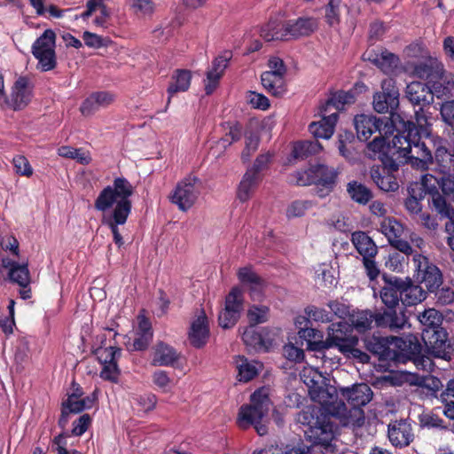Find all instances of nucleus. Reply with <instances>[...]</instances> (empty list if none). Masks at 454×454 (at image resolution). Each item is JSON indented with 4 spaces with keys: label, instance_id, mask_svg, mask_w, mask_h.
Segmentation results:
<instances>
[{
    "label": "nucleus",
    "instance_id": "nucleus-1",
    "mask_svg": "<svg viewBox=\"0 0 454 454\" xmlns=\"http://www.w3.org/2000/svg\"><path fill=\"white\" fill-rule=\"evenodd\" d=\"M408 124L414 125L408 121ZM370 157L380 159L383 167L373 166L370 170V176L374 184L384 192H395L399 184L396 178L391 174L398 170L400 165L408 160L414 159L425 165L432 160L430 150L420 142L417 132L409 127L408 130L398 131L392 138V143L385 145L382 138L373 139L367 145Z\"/></svg>",
    "mask_w": 454,
    "mask_h": 454
},
{
    "label": "nucleus",
    "instance_id": "nucleus-2",
    "mask_svg": "<svg viewBox=\"0 0 454 454\" xmlns=\"http://www.w3.org/2000/svg\"><path fill=\"white\" fill-rule=\"evenodd\" d=\"M132 194L131 184L124 177H117L113 185L105 187L95 200L94 207L98 211L106 213L113 207L111 213L104 214L101 222L111 230L114 241L119 247L124 244L119 225L126 223L131 212L129 197Z\"/></svg>",
    "mask_w": 454,
    "mask_h": 454
},
{
    "label": "nucleus",
    "instance_id": "nucleus-3",
    "mask_svg": "<svg viewBox=\"0 0 454 454\" xmlns=\"http://www.w3.org/2000/svg\"><path fill=\"white\" fill-rule=\"evenodd\" d=\"M359 339L353 333V328L347 322L340 321L332 324L328 328V335L325 341H309L310 350L318 353L317 357H325V350L337 348L347 358L365 364L370 356L359 348Z\"/></svg>",
    "mask_w": 454,
    "mask_h": 454
},
{
    "label": "nucleus",
    "instance_id": "nucleus-4",
    "mask_svg": "<svg viewBox=\"0 0 454 454\" xmlns=\"http://www.w3.org/2000/svg\"><path fill=\"white\" fill-rule=\"evenodd\" d=\"M270 406L267 390L260 388L255 390L250 398V404L240 407L237 423L239 428L247 429L251 426L254 427L261 436L268 433V427L265 421Z\"/></svg>",
    "mask_w": 454,
    "mask_h": 454
},
{
    "label": "nucleus",
    "instance_id": "nucleus-5",
    "mask_svg": "<svg viewBox=\"0 0 454 454\" xmlns=\"http://www.w3.org/2000/svg\"><path fill=\"white\" fill-rule=\"evenodd\" d=\"M357 137L361 141L368 140L373 133L379 132L374 139L382 138L385 145L392 143L389 135L394 132L393 121L389 118H377L372 114H359L354 119Z\"/></svg>",
    "mask_w": 454,
    "mask_h": 454
},
{
    "label": "nucleus",
    "instance_id": "nucleus-6",
    "mask_svg": "<svg viewBox=\"0 0 454 454\" xmlns=\"http://www.w3.org/2000/svg\"><path fill=\"white\" fill-rule=\"evenodd\" d=\"M301 380L308 387L310 398L325 410L332 399H334L335 387L325 383V378L314 367H304L300 373Z\"/></svg>",
    "mask_w": 454,
    "mask_h": 454
},
{
    "label": "nucleus",
    "instance_id": "nucleus-7",
    "mask_svg": "<svg viewBox=\"0 0 454 454\" xmlns=\"http://www.w3.org/2000/svg\"><path fill=\"white\" fill-rule=\"evenodd\" d=\"M55 46L56 34L51 29H46L32 45V54L43 72L54 69L57 65Z\"/></svg>",
    "mask_w": 454,
    "mask_h": 454
},
{
    "label": "nucleus",
    "instance_id": "nucleus-8",
    "mask_svg": "<svg viewBox=\"0 0 454 454\" xmlns=\"http://www.w3.org/2000/svg\"><path fill=\"white\" fill-rule=\"evenodd\" d=\"M442 63L432 54L419 61H405L403 70L410 76L433 82L443 74Z\"/></svg>",
    "mask_w": 454,
    "mask_h": 454
},
{
    "label": "nucleus",
    "instance_id": "nucleus-9",
    "mask_svg": "<svg viewBox=\"0 0 454 454\" xmlns=\"http://www.w3.org/2000/svg\"><path fill=\"white\" fill-rule=\"evenodd\" d=\"M199 182L196 176H192L178 182L170 197L171 202L176 205L181 211L185 212L190 209L200 193Z\"/></svg>",
    "mask_w": 454,
    "mask_h": 454
},
{
    "label": "nucleus",
    "instance_id": "nucleus-10",
    "mask_svg": "<svg viewBox=\"0 0 454 454\" xmlns=\"http://www.w3.org/2000/svg\"><path fill=\"white\" fill-rule=\"evenodd\" d=\"M336 177L337 172L333 168L317 164L311 166L303 172H299L297 184L301 186L314 184L317 186H323L329 192L335 184Z\"/></svg>",
    "mask_w": 454,
    "mask_h": 454
},
{
    "label": "nucleus",
    "instance_id": "nucleus-11",
    "mask_svg": "<svg viewBox=\"0 0 454 454\" xmlns=\"http://www.w3.org/2000/svg\"><path fill=\"white\" fill-rule=\"evenodd\" d=\"M413 264L417 272V280L425 284L427 290L434 292L442 285V273L440 270L430 263L426 256L415 254Z\"/></svg>",
    "mask_w": 454,
    "mask_h": 454
},
{
    "label": "nucleus",
    "instance_id": "nucleus-12",
    "mask_svg": "<svg viewBox=\"0 0 454 454\" xmlns=\"http://www.w3.org/2000/svg\"><path fill=\"white\" fill-rule=\"evenodd\" d=\"M381 91L373 97V108L378 113H390L399 106V90L392 78L384 79L381 82Z\"/></svg>",
    "mask_w": 454,
    "mask_h": 454
},
{
    "label": "nucleus",
    "instance_id": "nucleus-13",
    "mask_svg": "<svg viewBox=\"0 0 454 454\" xmlns=\"http://www.w3.org/2000/svg\"><path fill=\"white\" fill-rule=\"evenodd\" d=\"M422 338L434 356L444 360L450 359L453 348L448 341L447 333L442 328L434 330L432 333L426 330L422 333Z\"/></svg>",
    "mask_w": 454,
    "mask_h": 454
},
{
    "label": "nucleus",
    "instance_id": "nucleus-14",
    "mask_svg": "<svg viewBox=\"0 0 454 454\" xmlns=\"http://www.w3.org/2000/svg\"><path fill=\"white\" fill-rule=\"evenodd\" d=\"M408 325V318L402 309L397 310L396 307H389L376 311V326L387 328L392 332H399Z\"/></svg>",
    "mask_w": 454,
    "mask_h": 454
},
{
    "label": "nucleus",
    "instance_id": "nucleus-15",
    "mask_svg": "<svg viewBox=\"0 0 454 454\" xmlns=\"http://www.w3.org/2000/svg\"><path fill=\"white\" fill-rule=\"evenodd\" d=\"M237 275L240 283L247 286L252 300L260 301L263 297L267 283L252 267L240 268Z\"/></svg>",
    "mask_w": 454,
    "mask_h": 454
},
{
    "label": "nucleus",
    "instance_id": "nucleus-16",
    "mask_svg": "<svg viewBox=\"0 0 454 454\" xmlns=\"http://www.w3.org/2000/svg\"><path fill=\"white\" fill-rule=\"evenodd\" d=\"M97 399L96 392L90 395L77 399L76 395H68L67 399L62 403L61 415L59 419V426L65 428L68 424V416L70 413H79L86 409H90Z\"/></svg>",
    "mask_w": 454,
    "mask_h": 454
},
{
    "label": "nucleus",
    "instance_id": "nucleus-17",
    "mask_svg": "<svg viewBox=\"0 0 454 454\" xmlns=\"http://www.w3.org/2000/svg\"><path fill=\"white\" fill-rule=\"evenodd\" d=\"M318 27V21L313 17H300L286 21L288 41L309 36Z\"/></svg>",
    "mask_w": 454,
    "mask_h": 454
},
{
    "label": "nucleus",
    "instance_id": "nucleus-18",
    "mask_svg": "<svg viewBox=\"0 0 454 454\" xmlns=\"http://www.w3.org/2000/svg\"><path fill=\"white\" fill-rule=\"evenodd\" d=\"M115 100V95L109 91H96L87 97L80 106L83 116H90L101 108H106Z\"/></svg>",
    "mask_w": 454,
    "mask_h": 454
},
{
    "label": "nucleus",
    "instance_id": "nucleus-19",
    "mask_svg": "<svg viewBox=\"0 0 454 454\" xmlns=\"http://www.w3.org/2000/svg\"><path fill=\"white\" fill-rule=\"evenodd\" d=\"M432 84L428 86L421 82H412L406 87V98L416 107L418 106H430L434 102Z\"/></svg>",
    "mask_w": 454,
    "mask_h": 454
},
{
    "label": "nucleus",
    "instance_id": "nucleus-20",
    "mask_svg": "<svg viewBox=\"0 0 454 454\" xmlns=\"http://www.w3.org/2000/svg\"><path fill=\"white\" fill-rule=\"evenodd\" d=\"M231 56V51H225L214 59L212 67L207 72V79L205 80V91L207 95L212 94L218 86L219 81Z\"/></svg>",
    "mask_w": 454,
    "mask_h": 454
},
{
    "label": "nucleus",
    "instance_id": "nucleus-21",
    "mask_svg": "<svg viewBox=\"0 0 454 454\" xmlns=\"http://www.w3.org/2000/svg\"><path fill=\"white\" fill-rule=\"evenodd\" d=\"M387 436L395 447L403 448L408 446L414 438L412 427L405 420H399L388 425Z\"/></svg>",
    "mask_w": 454,
    "mask_h": 454
},
{
    "label": "nucleus",
    "instance_id": "nucleus-22",
    "mask_svg": "<svg viewBox=\"0 0 454 454\" xmlns=\"http://www.w3.org/2000/svg\"><path fill=\"white\" fill-rule=\"evenodd\" d=\"M367 59L384 74L394 73L399 64V58L387 50L371 51L366 52Z\"/></svg>",
    "mask_w": 454,
    "mask_h": 454
},
{
    "label": "nucleus",
    "instance_id": "nucleus-23",
    "mask_svg": "<svg viewBox=\"0 0 454 454\" xmlns=\"http://www.w3.org/2000/svg\"><path fill=\"white\" fill-rule=\"evenodd\" d=\"M429 206L435 210L442 218H448L445 224L446 232L449 237H454V208L447 202L446 199L438 192L431 196L428 200Z\"/></svg>",
    "mask_w": 454,
    "mask_h": 454
},
{
    "label": "nucleus",
    "instance_id": "nucleus-24",
    "mask_svg": "<svg viewBox=\"0 0 454 454\" xmlns=\"http://www.w3.org/2000/svg\"><path fill=\"white\" fill-rule=\"evenodd\" d=\"M209 336V327L207 318L204 311H200V315L194 319L189 331V340L195 348L203 347Z\"/></svg>",
    "mask_w": 454,
    "mask_h": 454
},
{
    "label": "nucleus",
    "instance_id": "nucleus-25",
    "mask_svg": "<svg viewBox=\"0 0 454 454\" xmlns=\"http://www.w3.org/2000/svg\"><path fill=\"white\" fill-rule=\"evenodd\" d=\"M180 354L172 346L159 341L153 347L152 365L153 366H174L178 361Z\"/></svg>",
    "mask_w": 454,
    "mask_h": 454
},
{
    "label": "nucleus",
    "instance_id": "nucleus-26",
    "mask_svg": "<svg viewBox=\"0 0 454 454\" xmlns=\"http://www.w3.org/2000/svg\"><path fill=\"white\" fill-rule=\"evenodd\" d=\"M30 99L31 90L28 80L26 77H20L12 87L10 105L14 110H20L29 103Z\"/></svg>",
    "mask_w": 454,
    "mask_h": 454
},
{
    "label": "nucleus",
    "instance_id": "nucleus-27",
    "mask_svg": "<svg viewBox=\"0 0 454 454\" xmlns=\"http://www.w3.org/2000/svg\"><path fill=\"white\" fill-rule=\"evenodd\" d=\"M153 333L150 321L145 317H138V328L133 341V350L143 351L147 349L153 340Z\"/></svg>",
    "mask_w": 454,
    "mask_h": 454
},
{
    "label": "nucleus",
    "instance_id": "nucleus-28",
    "mask_svg": "<svg viewBox=\"0 0 454 454\" xmlns=\"http://www.w3.org/2000/svg\"><path fill=\"white\" fill-rule=\"evenodd\" d=\"M434 165L444 170H454V130L449 134V148L439 146L435 150Z\"/></svg>",
    "mask_w": 454,
    "mask_h": 454
},
{
    "label": "nucleus",
    "instance_id": "nucleus-29",
    "mask_svg": "<svg viewBox=\"0 0 454 454\" xmlns=\"http://www.w3.org/2000/svg\"><path fill=\"white\" fill-rule=\"evenodd\" d=\"M338 121V113H333L328 116H325L317 122H312L309 126V132L317 138H330L333 132L334 127Z\"/></svg>",
    "mask_w": 454,
    "mask_h": 454
},
{
    "label": "nucleus",
    "instance_id": "nucleus-30",
    "mask_svg": "<svg viewBox=\"0 0 454 454\" xmlns=\"http://www.w3.org/2000/svg\"><path fill=\"white\" fill-rule=\"evenodd\" d=\"M434 170L437 172L436 176L426 175L424 176L425 181H427V176L433 177L442 193L454 201V170H444L441 168H436L434 165Z\"/></svg>",
    "mask_w": 454,
    "mask_h": 454
},
{
    "label": "nucleus",
    "instance_id": "nucleus-31",
    "mask_svg": "<svg viewBox=\"0 0 454 454\" xmlns=\"http://www.w3.org/2000/svg\"><path fill=\"white\" fill-rule=\"evenodd\" d=\"M352 243L363 258L375 257L378 253V247L374 241L364 231L354 232Z\"/></svg>",
    "mask_w": 454,
    "mask_h": 454
},
{
    "label": "nucleus",
    "instance_id": "nucleus-32",
    "mask_svg": "<svg viewBox=\"0 0 454 454\" xmlns=\"http://www.w3.org/2000/svg\"><path fill=\"white\" fill-rule=\"evenodd\" d=\"M235 364L238 370L239 381L247 382L253 380L262 368V364L256 361H249L245 356H237Z\"/></svg>",
    "mask_w": 454,
    "mask_h": 454
},
{
    "label": "nucleus",
    "instance_id": "nucleus-33",
    "mask_svg": "<svg viewBox=\"0 0 454 454\" xmlns=\"http://www.w3.org/2000/svg\"><path fill=\"white\" fill-rule=\"evenodd\" d=\"M402 298L401 301L404 306L416 305L426 299V292L423 288L411 282H404L401 279Z\"/></svg>",
    "mask_w": 454,
    "mask_h": 454
},
{
    "label": "nucleus",
    "instance_id": "nucleus-34",
    "mask_svg": "<svg viewBox=\"0 0 454 454\" xmlns=\"http://www.w3.org/2000/svg\"><path fill=\"white\" fill-rule=\"evenodd\" d=\"M191 81L192 73L189 70H176L172 75V82L167 90L168 94V103L170 102V98L174 94L186 91L190 88Z\"/></svg>",
    "mask_w": 454,
    "mask_h": 454
},
{
    "label": "nucleus",
    "instance_id": "nucleus-35",
    "mask_svg": "<svg viewBox=\"0 0 454 454\" xmlns=\"http://www.w3.org/2000/svg\"><path fill=\"white\" fill-rule=\"evenodd\" d=\"M261 181V175H256L254 171H247L243 176L239 188H238V198L240 201H247L257 185Z\"/></svg>",
    "mask_w": 454,
    "mask_h": 454
},
{
    "label": "nucleus",
    "instance_id": "nucleus-36",
    "mask_svg": "<svg viewBox=\"0 0 454 454\" xmlns=\"http://www.w3.org/2000/svg\"><path fill=\"white\" fill-rule=\"evenodd\" d=\"M260 35L267 42L275 40L288 41L286 21L270 20L261 27Z\"/></svg>",
    "mask_w": 454,
    "mask_h": 454
},
{
    "label": "nucleus",
    "instance_id": "nucleus-37",
    "mask_svg": "<svg viewBox=\"0 0 454 454\" xmlns=\"http://www.w3.org/2000/svg\"><path fill=\"white\" fill-rule=\"evenodd\" d=\"M351 327L358 332H365L371 329L373 325H376V311L372 312L369 309L353 311L350 315Z\"/></svg>",
    "mask_w": 454,
    "mask_h": 454
},
{
    "label": "nucleus",
    "instance_id": "nucleus-38",
    "mask_svg": "<svg viewBox=\"0 0 454 454\" xmlns=\"http://www.w3.org/2000/svg\"><path fill=\"white\" fill-rule=\"evenodd\" d=\"M401 298V279L387 283L380 291V299L387 308L398 306Z\"/></svg>",
    "mask_w": 454,
    "mask_h": 454
},
{
    "label": "nucleus",
    "instance_id": "nucleus-39",
    "mask_svg": "<svg viewBox=\"0 0 454 454\" xmlns=\"http://www.w3.org/2000/svg\"><path fill=\"white\" fill-rule=\"evenodd\" d=\"M432 86V91L437 98L454 97V74L446 73L443 69V74L433 82Z\"/></svg>",
    "mask_w": 454,
    "mask_h": 454
},
{
    "label": "nucleus",
    "instance_id": "nucleus-40",
    "mask_svg": "<svg viewBox=\"0 0 454 454\" xmlns=\"http://www.w3.org/2000/svg\"><path fill=\"white\" fill-rule=\"evenodd\" d=\"M261 81L264 89L271 95L280 97L284 94V75L266 71L262 74Z\"/></svg>",
    "mask_w": 454,
    "mask_h": 454
},
{
    "label": "nucleus",
    "instance_id": "nucleus-41",
    "mask_svg": "<svg viewBox=\"0 0 454 454\" xmlns=\"http://www.w3.org/2000/svg\"><path fill=\"white\" fill-rule=\"evenodd\" d=\"M347 192L353 201L361 205H366L372 199V191L357 181L348 183Z\"/></svg>",
    "mask_w": 454,
    "mask_h": 454
},
{
    "label": "nucleus",
    "instance_id": "nucleus-42",
    "mask_svg": "<svg viewBox=\"0 0 454 454\" xmlns=\"http://www.w3.org/2000/svg\"><path fill=\"white\" fill-rule=\"evenodd\" d=\"M322 150L321 144L317 140L299 141L294 145L293 156L295 159H306L318 153Z\"/></svg>",
    "mask_w": 454,
    "mask_h": 454
},
{
    "label": "nucleus",
    "instance_id": "nucleus-43",
    "mask_svg": "<svg viewBox=\"0 0 454 454\" xmlns=\"http://www.w3.org/2000/svg\"><path fill=\"white\" fill-rule=\"evenodd\" d=\"M418 319L426 327L424 332L426 330L434 332L440 329L442 323V315L434 309H427L418 315Z\"/></svg>",
    "mask_w": 454,
    "mask_h": 454
},
{
    "label": "nucleus",
    "instance_id": "nucleus-44",
    "mask_svg": "<svg viewBox=\"0 0 454 454\" xmlns=\"http://www.w3.org/2000/svg\"><path fill=\"white\" fill-rule=\"evenodd\" d=\"M58 154L61 157L75 160L82 165H88L91 161L89 152L82 148H74L72 146H61L58 149Z\"/></svg>",
    "mask_w": 454,
    "mask_h": 454
},
{
    "label": "nucleus",
    "instance_id": "nucleus-45",
    "mask_svg": "<svg viewBox=\"0 0 454 454\" xmlns=\"http://www.w3.org/2000/svg\"><path fill=\"white\" fill-rule=\"evenodd\" d=\"M406 61H419L431 55L427 47L420 41H416L407 45L403 50Z\"/></svg>",
    "mask_w": 454,
    "mask_h": 454
},
{
    "label": "nucleus",
    "instance_id": "nucleus-46",
    "mask_svg": "<svg viewBox=\"0 0 454 454\" xmlns=\"http://www.w3.org/2000/svg\"><path fill=\"white\" fill-rule=\"evenodd\" d=\"M380 231L387 237L389 243L401 238L403 226L395 218H385L380 223Z\"/></svg>",
    "mask_w": 454,
    "mask_h": 454
},
{
    "label": "nucleus",
    "instance_id": "nucleus-47",
    "mask_svg": "<svg viewBox=\"0 0 454 454\" xmlns=\"http://www.w3.org/2000/svg\"><path fill=\"white\" fill-rule=\"evenodd\" d=\"M242 340L247 347L254 350H265L266 344L260 333L253 325L247 327L242 333Z\"/></svg>",
    "mask_w": 454,
    "mask_h": 454
},
{
    "label": "nucleus",
    "instance_id": "nucleus-48",
    "mask_svg": "<svg viewBox=\"0 0 454 454\" xmlns=\"http://www.w3.org/2000/svg\"><path fill=\"white\" fill-rule=\"evenodd\" d=\"M354 102L355 92L353 90H340L332 95L326 102V107L333 106L336 110H341L345 105H350Z\"/></svg>",
    "mask_w": 454,
    "mask_h": 454
},
{
    "label": "nucleus",
    "instance_id": "nucleus-49",
    "mask_svg": "<svg viewBox=\"0 0 454 454\" xmlns=\"http://www.w3.org/2000/svg\"><path fill=\"white\" fill-rule=\"evenodd\" d=\"M8 275L12 282L17 283L22 287L27 286L30 283V274L27 264H19L12 267Z\"/></svg>",
    "mask_w": 454,
    "mask_h": 454
},
{
    "label": "nucleus",
    "instance_id": "nucleus-50",
    "mask_svg": "<svg viewBox=\"0 0 454 454\" xmlns=\"http://www.w3.org/2000/svg\"><path fill=\"white\" fill-rule=\"evenodd\" d=\"M441 399L444 403V414L454 419V379L448 382L446 389L441 394Z\"/></svg>",
    "mask_w": 454,
    "mask_h": 454
},
{
    "label": "nucleus",
    "instance_id": "nucleus-51",
    "mask_svg": "<svg viewBox=\"0 0 454 454\" xmlns=\"http://www.w3.org/2000/svg\"><path fill=\"white\" fill-rule=\"evenodd\" d=\"M342 0H330L325 6V21L331 26L339 25L340 22V7Z\"/></svg>",
    "mask_w": 454,
    "mask_h": 454
},
{
    "label": "nucleus",
    "instance_id": "nucleus-52",
    "mask_svg": "<svg viewBox=\"0 0 454 454\" xmlns=\"http://www.w3.org/2000/svg\"><path fill=\"white\" fill-rule=\"evenodd\" d=\"M269 308L264 305H253L247 311V317L251 325L264 323L269 318Z\"/></svg>",
    "mask_w": 454,
    "mask_h": 454
},
{
    "label": "nucleus",
    "instance_id": "nucleus-53",
    "mask_svg": "<svg viewBox=\"0 0 454 454\" xmlns=\"http://www.w3.org/2000/svg\"><path fill=\"white\" fill-rule=\"evenodd\" d=\"M224 307L238 310V314L240 315L243 309V292L239 287L235 286L231 290L225 298Z\"/></svg>",
    "mask_w": 454,
    "mask_h": 454
},
{
    "label": "nucleus",
    "instance_id": "nucleus-54",
    "mask_svg": "<svg viewBox=\"0 0 454 454\" xmlns=\"http://www.w3.org/2000/svg\"><path fill=\"white\" fill-rule=\"evenodd\" d=\"M312 207L309 200H294L286 208L288 218L301 217Z\"/></svg>",
    "mask_w": 454,
    "mask_h": 454
},
{
    "label": "nucleus",
    "instance_id": "nucleus-55",
    "mask_svg": "<svg viewBox=\"0 0 454 454\" xmlns=\"http://www.w3.org/2000/svg\"><path fill=\"white\" fill-rule=\"evenodd\" d=\"M12 164L16 174L26 177H30L33 175V168L25 156L20 154L14 156Z\"/></svg>",
    "mask_w": 454,
    "mask_h": 454
},
{
    "label": "nucleus",
    "instance_id": "nucleus-56",
    "mask_svg": "<svg viewBox=\"0 0 454 454\" xmlns=\"http://www.w3.org/2000/svg\"><path fill=\"white\" fill-rule=\"evenodd\" d=\"M364 344L370 352L375 355L382 356L387 349V341L384 338L372 336L364 340Z\"/></svg>",
    "mask_w": 454,
    "mask_h": 454
},
{
    "label": "nucleus",
    "instance_id": "nucleus-57",
    "mask_svg": "<svg viewBox=\"0 0 454 454\" xmlns=\"http://www.w3.org/2000/svg\"><path fill=\"white\" fill-rule=\"evenodd\" d=\"M228 308H225L220 312L218 320L219 325L223 328H230L232 327L239 318L240 315L238 314V310L231 309Z\"/></svg>",
    "mask_w": 454,
    "mask_h": 454
},
{
    "label": "nucleus",
    "instance_id": "nucleus-58",
    "mask_svg": "<svg viewBox=\"0 0 454 454\" xmlns=\"http://www.w3.org/2000/svg\"><path fill=\"white\" fill-rule=\"evenodd\" d=\"M153 382L163 392H168L172 387V379L163 370H157L153 374Z\"/></svg>",
    "mask_w": 454,
    "mask_h": 454
},
{
    "label": "nucleus",
    "instance_id": "nucleus-59",
    "mask_svg": "<svg viewBox=\"0 0 454 454\" xmlns=\"http://www.w3.org/2000/svg\"><path fill=\"white\" fill-rule=\"evenodd\" d=\"M96 354L104 364L117 363V357L121 354V349L114 347L99 348L97 349Z\"/></svg>",
    "mask_w": 454,
    "mask_h": 454
},
{
    "label": "nucleus",
    "instance_id": "nucleus-60",
    "mask_svg": "<svg viewBox=\"0 0 454 454\" xmlns=\"http://www.w3.org/2000/svg\"><path fill=\"white\" fill-rule=\"evenodd\" d=\"M134 401L139 411L146 412L154 409L157 398L153 394H147L135 397Z\"/></svg>",
    "mask_w": 454,
    "mask_h": 454
},
{
    "label": "nucleus",
    "instance_id": "nucleus-61",
    "mask_svg": "<svg viewBox=\"0 0 454 454\" xmlns=\"http://www.w3.org/2000/svg\"><path fill=\"white\" fill-rule=\"evenodd\" d=\"M306 314L309 318L318 322H330L333 320L331 313L326 311L325 309L314 306L307 308Z\"/></svg>",
    "mask_w": 454,
    "mask_h": 454
},
{
    "label": "nucleus",
    "instance_id": "nucleus-62",
    "mask_svg": "<svg viewBox=\"0 0 454 454\" xmlns=\"http://www.w3.org/2000/svg\"><path fill=\"white\" fill-rule=\"evenodd\" d=\"M91 424V418L89 414H83L80 416L73 423L72 434L75 436H80L83 434L88 427Z\"/></svg>",
    "mask_w": 454,
    "mask_h": 454
},
{
    "label": "nucleus",
    "instance_id": "nucleus-63",
    "mask_svg": "<svg viewBox=\"0 0 454 454\" xmlns=\"http://www.w3.org/2000/svg\"><path fill=\"white\" fill-rule=\"evenodd\" d=\"M283 354L288 360L296 363L302 361L304 358L303 349L295 347L292 343H288L284 346Z\"/></svg>",
    "mask_w": 454,
    "mask_h": 454
},
{
    "label": "nucleus",
    "instance_id": "nucleus-64",
    "mask_svg": "<svg viewBox=\"0 0 454 454\" xmlns=\"http://www.w3.org/2000/svg\"><path fill=\"white\" fill-rule=\"evenodd\" d=\"M441 116L445 123L454 126V100L447 101L442 105Z\"/></svg>",
    "mask_w": 454,
    "mask_h": 454
}]
</instances>
